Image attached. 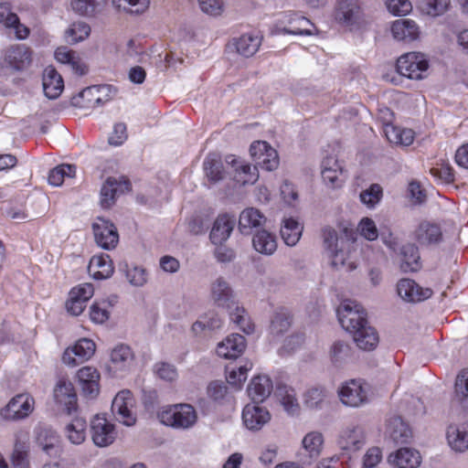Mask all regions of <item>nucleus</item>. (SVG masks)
<instances>
[{"label": "nucleus", "instance_id": "obj_52", "mask_svg": "<svg viewBox=\"0 0 468 468\" xmlns=\"http://www.w3.org/2000/svg\"><path fill=\"white\" fill-rule=\"evenodd\" d=\"M451 0H421L420 11L430 16L437 17L449 11Z\"/></svg>", "mask_w": 468, "mask_h": 468}, {"label": "nucleus", "instance_id": "obj_44", "mask_svg": "<svg viewBox=\"0 0 468 468\" xmlns=\"http://www.w3.org/2000/svg\"><path fill=\"white\" fill-rule=\"evenodd\" d=\"M203 167L206 177L211 183H218L225 176L223 164L216 154H209L204 160Z\"/></svg>", "mask_w": 468, "mask_h": 468}, {"label": "nucleus", "instance_id": "obj_34", "mask_svg": "<svg viewBox=\"0 0 468 468\" xmlns=\"http://www.w3.org/2000/svg\"><path fill=\"white\" fill-rule=\"evenodd\" d=\"M113 270L112 262L108 254L94 255L88 266L90 275L96 280L111 277Z\"/></svg>", "mask_w": 468, "mask_h": 468}, {"label": "nucleus", "instance_id": "obj_33", "mask_svg": "<svg viewBox=\"0 0 468 468\" xmlns=\"http://www.w3.org/2000/svg\"><path fill=\"white\" fill-rule=\"evenodd\" d=\"M275 396L287 414L293 416L299 413L300 404L294 388L280 384L276 388Z\"/></svg>", "mask_w": 468, "mask_h": 468}, {"label": "nucleus", "instance_id": "obj_11", "mask_svg": "<svg viewBox=\"0 0 468 468\" xmlns=\"http://www.w3.org/2000/svg\"><path fill=\"white\" fill-rule=\"evenodd\" d=\"M34 404V399L30 395L18 394L1 410V415L5 420H22L33 411Z\"/></svg>", "mask_w": 468, "mask_h": 468}, {"label": "nucleus", "instance_id": "obj_12", "mask_svg": "<svg viewBox=\"0 0 468 468\" xmlns=\"http://www.w3.org/2000/svg\"><path fill=\"white\" fill-rule=\"evenodd\" d=\"M90 434L92 441L98 447H106L112 444L117 435L114 425L101 416H96L91 420Z\"/></svg>", "mask_w": 468, "mask_h": 468}, {"label": "nucleus", "instance_id": "obj_26", "mask_svg": "<svg viewBox=\"0 0 468 468\" xmlns=\"http://www.w3.org/2000/svg\"><path fill=\"white\" fill-rule=\"evenodd\" d=\"M80 97L85 101L86 107L103 105L112 98V88L110 85H96L84 89Z\"/></svg>", "mask_w": 468, "mask_h": 468}, {"label": "nucleus", "instance_id": "obj_40", "mask_svg": "<svg viewBox=\"0 0 468 468\" xmlns=\"http://www.w3.org/2000/svg\"><path fill=\"white\" fill-rule=\"evenodd\" d=\"M252 245L256 251L264 255H272L277 250L275 236L265 229L259 230L254 234Z\"/></svg>", "mask_w": 468, "mask_h": 468}, {"label": "nucleus", "instance_id": "obj_32", "mask_svg": "<svg viewBox=\"0 0 468 468\" xmlns=\"http://www.w3.org/2000/svg\"><path fill=\"white\" fill-rule=\"evenodd\" d=\"M273 388L271 378L267 376H258L251 379L248 386L247 392L254 402L264 401L271 393Z\"/></svg>", "mask_w": 468, "mask_h": 468}, {"label": "nucleus", "instance_id": "obj_3", "mask_svg": "<svg viewBox=\"0 0 468 468\" xmlns=\"http://www.w3.org/2000/svg\"><path fill=\"white\" fill-rule=\"evenodd\" d=\"M335 19L351 29H360L369 24V19L364 14L357 0H339Z\"/></svg>", "mask_w": 468, "mask_h": 468}, {"label": "nucleus", "instance_id": "obj_21", "mask_svg": "<svg viewBox=\"0 0 468 468\" xmlns=\"http://www.w3.org/2000/svg\"><path fill=\"white\" fill-rule=\"evenodd\" d=\"M210 297L213 303L222 308L231 310L236 306L233 292L229 284L222 278H218L210 287Z\"/></svg>", "mask_w": 468, "mask_h": 468}, {"label": "nucleus", "instance_id": "obj_8", "mask_svg": "<svg viewBox=\"0 0 468 468\" xmlns=\"http://www.w3.org/2000/svg\"><path fill=\"white\" fill-rule=\"evenodd\" d=\"M366 430L361 425L349 424L345 427L337 438V445L347 454L360 451L367 443Z\"/></svg>", "mask_w": 468, "mask_h": 468}, {"label": "nucleus", "instance_id": "obj_24", "mask_svg": "<svg viewBox=\"0 0 468 468\" xmlns=\"http://www.w3.org/2000/svg\"><path fill=\"white\" fill-rule=\"evenodd\" d=\"M446 438L449 446L455 452H464L468 450V423L451 424L447 428Z\"/></svg>", "mask_w": 468, "mask_h": 468}, {"label": "nucleus", "instance_id": "obj_7", "mask_svg": "<svg viewBox=\"0 0 468 468\" xmlns=\"http://www.w3.org/2000/svg\"><path fill=\"white\" fill-rule=\"evenodd\" d=\"M429 64L425 55L410 52L402 55L397 61L399 74L411 80H421L428 69Z\"/></svg>", "mask_w": 468, "mask_h": 468}, {"label": "nucleus", "instance_id": "obj_22", "mask_svg": "<svg viewBox=\"0 0 468 468\" xmlns=\"http://www.w3.org/2000/svg\"><path fill=\"white\" fill-rule=\"evenodd\" d=\"M391 34L398 41L412 42L420 37V27L418 24L410 18H400L391 24Z\"/></svg>", "mask_w": 468, "mask_h": 468}, {"label": "nucleus", "instance_id": "obj_54", "mask_svg": "<svg viewBox=\"0 0 468 468\" xmlns=\"http://www.w3.org/2000/svg\"><path fill=\"white\" fill-rule=\"evenodd\" d=\"M230 320L236 324L239 329L247 335L253 333L254 325L250 321L249 314L243 307L236 305L229 311Z\"/></svg>", "mask_w": 468, "mask_h": 468}, {"label": "nucleus", "instance_id": "obj_36", "mask_svg": "<svg viewBox=\"0 0 468 468\" xmlns=\"http://www.w3.org/2000/svg\"><path fill=\"white\" fill-rule=\"evenodd\" d=\"M266 222V217L255 207H247L241 211L239 218V229L241 233L249 234L254 228L261 227Z\"/></svg>", "mask_w": 468, "mask_h": 468}, {"label": "nucleus", "instance_id": "obj_64", "mask_svg": "<svg viewBox=\"0 0 468 468\" xmlns=\"http://www.w3.org/2000/svg\"><path fill=\"white\" fill-rule=\"evenodd\" d=\"M358 230L361 236L368 240H375L378 237V231L375 222L368 218L361 219L358 225Z\"/></svg>", "mask_w": 468, "mask_h": 468}, {"label": "nucleus", "instance_id": "obj_63", "mask_svg": "<svg viewBox=\"0 0 468 468\" xmlns=\"http://www.w3.org/2000/svg\"><path fill=\"white\" fill-rule=\"evenodd\" d=\"M382 196V189L378 185H372L368 189L360 194V200L368 207L377 204Z\"/></svg>", "mask_w": 468, "mask_h": 468}, {"label": "nucleus", "instance_id": "obj_58", "mask_svg": "<svg viewBox=\"0 0 468 468\" xmlns=\"http://www.w3.org/2000/svg\"><path fill=\"white\" fill-rule=\"evenodd\" d=\"M28 445L26 441L17 438L15 443L14 452L12 454V463L16 468H27L28 465L27 460Z\"/></svg>", "mask_w": 468, "mask_h": 468}, {"label": "nucleus", "instance_id": "obj_42", "mask_svg": "<svg viewBox=\"0 0 468 468\" xmlns=\"http://www.w3.org/2000/svg\"><path fill=\"white\" fill-rule=\"evenodd\" d=\"M353 339L356 346L365 351H370L376 348L378 344V335L375 328L368 324L359 330H356Z\"/></svg>", "mask_w": 468, "mask_h": 468}, {"label": "nucleus", "instance_id": "obj_13", "mask_svg": "<svg viewBox=\"0 0 468 468\" xmlns=\"http://www.w3.org/2000/svg\"><path fill=\"white\" fill-rule=\"evenodd\" d=\"M271 417L267 408L258 402L247 404L242 410L243 424L252 431L261 430L271 420Z\"/></svg>", "mask_w": 468, "mask_h": 468}, {"label": "nucleus", "instance_id": "obj_20", "mask_svg": "<svg viewBox=\"0 0 468 468\" xmlns=\"http://www.w3.org/2000/svg\"><path fill=\"white\" fill-rule=\"evenodd\" d=\"M226 163L234 168V180L239 185L254 184L258 180L257 166L245 163L235 155L226 156Z\"/></svg>", "mask_w": 468, "mask_h": 468}, {"label": "nucleus", "instance_id": "obj_62", "mask_svg": "<svg viewBox=\"0 0 468 468\" xmlns=\"http://www.w3.org/2000/svg\"><path fill=\"white\" fill-rule=\"evenodd\" d=\"M387 8L395 16H406L412 10L410 0H386Z\"/></svg>", "mask_w": 468, "mask_h": 468}, {"label": "nucleus", "instance_id": "obj_6", "mask_svg": "<svg viewBox=\"0 0 468 468\" xmlns=\"http://www.w3.org/2000/svg\"><path fill=\"white\" fill-rule=\"evenodd\" d=\"M337 393L345 406L357 408L367 402L368 387L362 379H350L341 385Z\"/></svg>", "mask_w": 468, "mask_h": 468}, {"label": "nucleus", "instance_id": "obj_38", "mask_svg": "<svg viewBox=\"0 0 468 468\" xmlns=\"http://www.w3.org/2000/svg\"><path fill=\"white\" fill-rule=\"evenodd\" d=\"M324 438L322 432L312 431L306 433L302 440V448L307 457L317 459L323 452Z\"/></svg>", "mask_w": 468, "mask_h": 468}, {"label": "nucleus", "instance_id": "obj_14", "mask_svg": "<svg viewBox=\"0 0 468 468\" xmlns=\"http://www.w3.org/2000/svg\"><path fill=\"white\" fill-rule=\"evenodd\" d=\"M96 243L104 250L115 248L119 235L112 223L103 218H97L92 225Z\"/></svg>", "mask_w": 468, "mask_h": 468}, {"label": "nucleus", "instance_id": "obj_35", "mask_svg": "<svg viewBox=\"0 0 468 468\" xmlns=\"http://www.w3.org/2000/svg\"><path fill=\"white\" fill-rule=\"evenodd\" d=\"M387 433L396 443H407L412 436L410 428L399 416L388 419Z\"/></svg>", "mask_w": 468, "mask_h": 468}, {"label": "nucleus", "instance_id": "obj_18", "mask_svg": "<svg viewBox=\"0 0 468 468\" xmlns=\"http://www.w3.org/2000/svg\"><path fill=\"white\" fill-rule=\"evenodd\" d=\"M397 292L401 299L409 303H417L430 298L432 291L421 288L413 280L401 279L397 284Z\"/></svg>", "mask_w": 468, "mask_h": 468}, {"label": "nucleus", "instance_id": "obj_9", "mask_svg": "<svg viewBox=\"0 0 468 468\" xmlns=\"http://www.w3.org/2000/svg\"><path fill=\"white\" fill-rule=\"evenodd\" d=\"M95 343L88 338L78 340L63 353L62 361L69 367H77L90 359L95 353Z\"/></svg>", "mask_w": 468, "mask_h": 468}, {"label": "nucleus", "instance_id": "obj_28", "mask_svg": "<svg viewBox=\"0 0 468 468\" xmlns=\"http://www.w3.org/2000/svg\"><path fill=\"white\" fill-rule=\"evenodd\" d=\"M42 85L45 95L52 100L57 99L64 90L63 79L53 67L45 69Z\"/></svg>", "mask_w": 468, "mask_h": 468}, {"label": "nucleus", "instance_id": "obj_48", "mask_svg": "<svg viewBox=\"0 0 468 468\" xmlns=\"http://www.w3.org/2000/svg\"><path fill=\"white\" fill-rule=\"evenodd\" d=\"M303 232V226L294 218H284L281 227V236L288 246L298 243Z\"/></svg>", "mask_w": 468, "mask_h": 468}, {"label": "nucleus", "instance_id": "obj_19", "mask_svg": "<svg viewBox=\"0 0 468 468\" xmlns=\"http://www.w3.org/2000/svg\"><path fill=\"white\" fill-rule=\"evenodd\" d=\"M130 183L120 177H109L101 189V205L104 208L111 207L117 196L129 189Z\"/></svg>", "mask_w": 468, "mask_h": 468}, {"label": "nucleus", "instance_id": "obj_27", "mask_svg": "<svg viewBox=\"0 0 468 468\" xmlns=\"http://www.w3.org/2000/svg\"><path fill=\"white\" fill-rule=\"evenodd\" d=\"M246 347L244 336L239 334L229 335L224 341L217 346V354L224 358H237Z\"/></svg>", "mask_w": 468, "mask_h": 468}, {"label": "nucleus", "instance_id": "obj_17", "mask_svg": "<svg viewBox=\"0 0 468 468\" xmlns=\"http://www.w3.org/2000/svg\"><path fill=\"white\" fill-rule=\"evenodd\" d=\"M32 52L23 44L10 46L5 52V62L15 70H23L29 67Z\"/></svg>", "mask_w": 468, "mask_h": 468}, {"label": "nucleus", "instance_id": "obj_45", "mask_svg": "<svg viewBox=\"0 0 468 468\" xmlns=\"http://www.w3.org/2000/svg\"><path fill=\"white\" fill-rule=\"evenodd\" d=\"M87 422L82 418H75L64 428L65 437L72 444H81L86 439Z\"/></svg>", "mask_w": 468, "mask_h": 468}, {"label": "nucleus", "instance_id": "obj_49", "mask_svg": "<svg viewBox=\"0 0 468 468\" xmlns=\"http://www.w3.org/2000/svg\"><path fill=\"white\" fill-rule=\"evenodd\" d=\"M261 44V37L259 35L244 34L237 39L235 46L237 52L244 57L253 56Z\"/></svg>", "mask_w": 468, "mask_h": 468}, {"label": "nucleus", "instance_id": "obj_59", "mask_svg": "<svg viewBox=\"0 0 468 468\" xmlns=\"http://www.w3.org/2000/svg\"><path fill=\"white\" fill-rule=\"evenodd\" d=\"M112 305L110 302H95L90 308V320L95 324H103L110 317L109 307Z\"/></svg>", "mask_w": 468, "mask_h": 468}, {"label": "nucleus", "instance_id": "obj_30", "mask_svg": "<svg viewBox=\"0 0 468 468\" xmlns=\"http://www.w3.org/2000/svg\"><path fill=\"white\" fill-rule=\"evenodd\" d=\"M388 462L398 468H418L421 463V457L414 449L401 448L395 453L389 454Z\"/></svg>", "mask_w": 468, "mask_h": 468}, {"label": "nucleus", "instance_id": "obj_47", "mask_svg": "<svg viewBox=\"0 0 468 468\" xmlns=\"http://www.w3.org/2000/svg\"><path fill=\"white\" fill-rule=\"evenodd\" d=\"M328 392L323 387H314L303 394L304 406L312 410H320L327 404Z\"/></svg>", "mask_w": 468, "mask_h": 468}, {"label": "nucleus", "instance_id": "obj_29", "mask_svg": "<svg viewBox=\"0 0 468 468\" xmlns=\"http://www.w3.org/2000/svg\"><path fill=\"white\" fill-rule=\"evenodd\" d=\"M135 364L130 346L119 345L111 352V367L115 371L130 370Z\"/></svg>", "mask_w": 468, "mask_h": 468}, {"label": "nucleus", "instance_id": "obj_37", "mask_svg": "<svg viewBox=\"0 0 468 468\" xmlns=\"http://www.w3.org/2000/svg\"><path fill=\"white\" fill-rule=\"evenodd\" d=\"M292 325V315L290 312L283 308H277L271 315L269 327L270 335L273 337H279L286 333Z\"/></svg>", "mask_w": 468, "mask_h": 468}, {"label": "nucleus", "instance_id": "obj_10", "mask_svg": "<svg viewBox=\"0 0 468 468\" xmlns=\"http://www.w3.org/2000/svg\"><path fill=\"white\" fill-rule=\"evenodd\" d=\"M250 153L256 166L267 171H272L279 165V157L275 149L265 141L254 142L250 148Z\"/></svg>", "mask_w": 468, "mask_h": 468}, {"label": "nucleus", "instance_id": "obj_1", "mask_svg": "<svg viewBox=\"0 0 468 468\" xmlns=\"http://www.w3.org/2000/svg\"><path fill=\"white\" fill-rule=\"evenodd\" d=\"M322 238L324 252L334 268L337 270L346 269V271H352L356 268L354 263H348L346 267L347 252L344 249L345 240L344 238L338 236L335 229L331 227L324 228Z\"/></svg>", "mask_w": 468, "mask_h": 468}, {"label": "nucleus", "instance_id": "obj_31", "mask_svg": "<svg viewBox=\"0 0 468 468\" xmlns=\"http://www.w3.org/2000/svg\"><path fill=\"white\" fill-rule=\"evenodd\" d=\"M415 239L424 246L439 243L442 239L440 226L430 221H422L415 230Z\"/></svg>", "mask_w": 468, "mask_h": 468}, {"label": "nucleus", "instance_id": "obj_15", "mask_svg": "<svg viewBox=\"0 0 468 468\" xmlns=\"http://www.w3.org/2000/svg\"><path fill=\"white\" fill-rule=\"evenodd\" d=\"M94 288L91 283H82L73 287L66 303L67 310L72 315H80L85 309L87 302L93 296Z\"/></svg>", "mask_w": 468, "mask_h": 468}, {"label": "nucleus", "instance_id": "obj_60", "mask_svg": "<svg viewBox=\"0 0 468 468\" xmlns=\"http://www.w3.org/2000/svg\"><path fill=\"white\" fill-rule=\"evenodd\" d=\"M155 375L164 381L174 382L178 378L176 367L166 362H157L154 366Z\"/></svg>", "mask_w": 468, "mask_h": 468}, {"label": "nucleus", "instance_id": "obj_61", "mask_svg": "<svg viewBox=\"0 0 468 468\" xmlns=\"http://www.w3.org/2000/svg\"><path fill=\"white\" fill-rule=\"evenodd\" d=\"M307 26H312L310 20L305 17H295L290 23V27L282 28V31L291 35H313V31L307 28Z\"/></svg>", "mask_w": 468, "mask_h": 468}, {"label": "nucleus", "instance_id": "obj_50", "mask_svg": "<svg viewBox=\"0 0 468 468\" xmlns=\"http://www.w3.org/2000/svg\"><path fill=\"white\" fill-rule=\"evenodd\" d=\"M352 359L351 347L341 341L335 342L330 349V360L336 367H341Z\"/></svg>", "mask_w": 468, "mask_h": 468}, {"label": "nucleus", "instance_id": "obj_2", "mask_svg": "<svg viewBox=\"0 0 468 468\" xmlns=\"http://www.w3.org/2000/svg\"><path fill=\"white\" fill-rule=\"evenodd\" d=\"M159 418L162 423L177 430H188L197 421L196 409L186 403H180L164 409Z\"/></svg>", "mask_w": 468, "mask_h": 468}, {"label": "nucleus", "instance_id": "obj_39", "mask_svg": "<svg viewBox=\"0 0 468 468\" xmlns=\"http://www.w3.org/2000/svg\"><path fill=\"white\" fill-rule=\"evenodd\" d=\"M108 0H71L70 6L79 16L93 17L101 13Z\"/></svg>", "mask_w": 468, "mask_h": 468}, {"label": "nucleus", "instance_id": "obj_55", "mask_svg": "<svg viewBox=\"0 0 468 468\" xmlns=\"http://www.w3.org/2000/svg\"><path fill=\"white\" fill-rule=\"evenodd\" d=\"M76 166L72 165H60L53 168L48 174V183L54 186L63 184L66 177H74Z\"/></svg>", "mask_w": 468, "mask_h": 468}, {"label": "nucleus", "instance_id": "obj_56", "mask_svg": "<svg viewBox=\"0 0 468 468\" xmlns=\"http://www.w3.org/2000/svg\"><path fill=\"white\" fill-rule=\"evenodd\" d=\"M90 34V26L82 21L73 23L65 33L66 39L70 44H75L86 39Z\"/></svg>", "mask_w": 468, "mask_h": 468}, {"label": "nucleus", "instance_id": "obj_16", "mask_svg": "<svg viewBox=\"0 0 468 468\" xmlns=\"http://www.w3.org/2000/svg\"><path fill=\"white\" fill-rule=\"evenodd\" d=\"M321 168L322 178L326 186L331 188H338L343 186L346 176L341 165L335 156L324 158Z\"/></svg>", "mask_w": 468, "mask_h": 468}, {"label": "nucleus", "instance_id": "obj_46", "mask_svg": "<svg viewBox=\"0 0 468 468\" xmlns=\"http://www.w3.org/2000/svg\"><path fill=\"white\" fill-rule=\"evenodd\" d=\"M55 58L60 63L70 65L72 70L79 75H84L87 72L86 65L74 51L66 47L58 48L55 51Z\"/></svg>", "mask_w": 468, "mask_h": 468}, {"label": "nucleus", "instance_id": "obj_5", "mask_svg": "<svg viewBox=\"0 0 468 468\" xmlns=\"http://www.w3.org/2000/svg\"><path fill=\"white\" fill-rule=\"evenodd\" d=\"M135 399L128 389L121 390L112 402L111 411L114 419L120 423L131 427L136 422L134 412Z\"/></svg>", "mask_w": 468, "mask_h": 468}, {"label": "nucleus", "instance_id": "obj_43", "mask_svg": "<svg viewBox=\"0 0 468 468\" xmlns=\"http://www.w3.org/2000/svg\"><path fill=\"white\" fill-rule=\"evenodd\" d=\"M54 398L58 403L69 409L76 401L73 384L68 379H59L54 388Z\"/></svg>", "mask_w": 468, "mask_h": 468}, {"label": "nucleus", "instance_id": "obj_4", "mask_svg": "<svg viewBox=\"0 0 468 468\" xmlns=\"http://www.w3.org/2000/svg\"><path fill=\"white\" fill-rule=\"evenodd\" d=\"M337 314L342 327L352 335L356 330H359L367 324L365 310L355 302L346 301L342 303L337 309Z\"/></svg>", "mask_w": 468, "mask_h": 468}, {"label": "nucleus", "instance_id": "obj_51", "mask_svg": "<svg viewBox=\"0 0 468 468\" xmlns=\"http://www.w3.org/2000/svg\"><path fill=\"white\" fill-rule=\"evenodd\" d=\"M402 263L401 269L404 271H416L420 268V255L418 249L413 244H407L401 249Z\"/></svg>", "mask_w": 468, "mask_h": 468}, {"label": "nucleus", "instance_id": "obj_25", "mask_svg": "<svg viewBox=\"0 0 468 468\" xmlns=\"http://www.w3.org/2000/svg\"><path fill=\"white\" fill-rule=\"evenodd\" d=\"M236 224V219L234 217L229 216L228 214L219 215L212 227L210 231V239L214 244H222L226 241Z\"/></svg>", "mask_w": 468, "mask_h": 468}, {"label": "nucleus", "instance_id": "obj_23", "mask_svg": "<svg viewBox=\"0 0 468 468\" xmlns=\"http://www.w3.org/2000/svg\"><path fill=\"white\" fill-rule=\"evenodd\" d=\"M77 376L82 394L89 399L97 397L100 391L98 370L92 367H83L78 371Z\"/></svg>", "mask_w": 468, "mask_h": 468}, {"label": "nucleus", "instance_id": "obj_57", "mask_svg": "<svg viewBox=\"0 0 468 468\" xmlns=\"http://www.w3.org/2000/svg\"><path fill=\"white\" fill-rule=\"evenodd\" d=\"M455 396L462 407L468 410V370H463L457 376Z\"/></svg>", "mask_w": 468, "mask_h": 468}, {"label": "nucleus", "instance_id": "obj_41", "mask_svg": "<svg viewBox=\"0 0 468 468\" xmlns=\"http://www.w3.org/2000/svg\"><path fill=\"white\" fill-rule=\"evenodd\" d=\"M384 133L388 142L397 145L408 146L414 140V132L411 129L394 126L391 123L385 126Z\"/></svg>", "mask_w": 468, "mask_h": 468}, {"label": "nucleus", "instance_id": "obj_53", "mask_svg": "<svg viewBox=\"0 0 468 468\" xmlns=\"http://www.w3.org/2000/svg\"><path fill=\"white\" fill-rule=\"evenodd\" d=\"M112 5L119 11L132 15H140L148 9L150 0H112Z\"/></svg>", "mask_w": 468, "mask_h": 468}]
</instances>
